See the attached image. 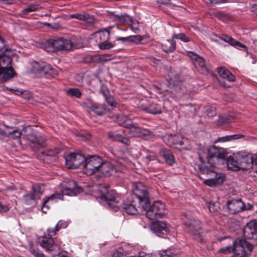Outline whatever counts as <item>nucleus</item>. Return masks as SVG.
<instances>
[{
  "label": "nucleus",
  "mask_w": 257,
  "mask_h": 257,
  "mask_svg": "<svg viewBox=\"0 0 257 257\" xmlns=\"http://www.w3.org/2000/svg\"><path fill=\"white\" fill-rule=\"evenodd\" d=\"M242 137H243V136L239 134H236L219 137L214 141V143L216 144L218 143H225L230 142L233 140L240 139Z\"/></svg>",
  "instance_id": "35"
},
{
  "label": "nucleus",
  "mask_w": 257,
  "mask_h": 257,
  "mask_svg": "<svg viewBox=\"0 0 257 257\" xmlns=\"http://www.w3.org/2000/svg\"><path fill=\"white\" fill-rule=\"evenodd\" d=\"M157 3L163 5H168L170 4V0H157Z\"/></svg>",
  "instance_id": "63"
},
{
  "label": "nucleus",
  "mask_w": 257,
  "mask_h": 257,
  "mask_svg": "<svg viewBox=\"0 0 257 257\" xmlns=\"http://www.w3.org/2000/svg\"><path fill=\"white\" fill-rule=\"evenodd\" d=\"M128 39L129 41L133 42H139L143 39V37L140 35L131 36L128 37Z\"/></svg>",
  "instance_id": "53"
},
{
  "label": "nucleus",
  "mask_w": 257,
  "mask_h": 257,
  "mask_svg": "<svg viewBox=\"0 0 257 257\" xmlns=\"http://www.w3.org/2000/svg\"><path fill=\"white\" fill-rule=\"evenodd\" d=\"M69 17L71 19H76L80 21H84L89 24H92L94 22V17L88 14H74L70 15Z\"/></svg>",
  "instance_id": "28"
},
{
  "label": "nucleus",
  "mask_w": 257,
  "mask_h": 257,
  "mask_svg": "<svg viewBox=\"0 0 257 257\" xmlns=\"http://www.w3.org/2000/svg\"><path fill=\"white\" fill-rule=\"evenodd\" d=\"M102 162L101 158L96 156H91L86 158L83 165V172L89 176L99 172Z\"/></svg>",
  "instance_id": "7"
},
{
  "label": "nucleus",
  "mask_w": 257,
  "mask_h": 257,
  "mask_svg": "<svg viewBox=\"0 0 257 257\" xmlns=\"http://www.w3.org/2000/svg\"><path fill=\"white\" fill-rule=\"evenodd\" d=\"M141 207L146 211V216L150 219L154 220L162 218L166 214L165 205L160 201H155L151 205L150 200H149L147 207H139V208Z\"/></svg>",
  "instance_id": "4"
},
{
  "label": "nucleus",
  "mask_w": 257,
  "mask_h": 257,
  "mask_svg": "<svg viewBox=\"0 0 257 257\" xmlns=\"http://www.w3.org/2000/svg\"><path fill=\"white\" fill-rule=\"evenodd\" d=\"M242 170H247L252 166L253 155L246 152L240 151L236 153Z\"/></svg>",
  "instance_id": "13"
},
{
  "label": "nucleus",
  "mask_w": 257,
  "mask_h": 257,
  "mask_svg": "<svg viewBox=\"0 0 257 257\" xmlns=\"http://www.w3.org/2000/svg\"><path fill=\"white\" fill-rule=\"evenodd\" d=\"M121 209L124 212L128 214H136L139 213V210L134 200L128 203H123L121 206Z\"/></svg>",
  "instance_id": "24"
},
{
  "label": "nucleus",
  "mask_w": 257,
  "mask_h": 257,
  "mask_svg": "<svg viewBox=\"0 0 257 257\" xmlns=\"http://www.w3.org/2000/svg\"><path fill=\"white\" fill-rule=\"evenodd\" d=\"M47 64L34 62L32 63V71L37 77H43Z\"/></svg>",
  "instance_id": "22"
},
{
  "label": "nucleus",
  "mask_w": 257,
  "mask_h": 257,
  "mask_svg": "<svg viewBox=\"0 0 257 257\" xmlns=\"http://www.w3.org/2000/svg\"><path fill=\"white\" fill-rule=\"evenodd\" d=\"M15 75L14 69L11 67L0 68V80L7 81Z\"/></svg>",
  "instance_id": "21"
},
{
  "label": "nucleus",
  "mask_w": 257,
  "mask_h": 257,
  "mask_svg": "<svg viewBox=\"0 0 257 257\" xmlns=\"http://www.w3.org/2000/svg\"><path fill=\"white\" fill-rule=\"evenodd\" d=\"M255 172L257 173V153L253 155V164Z\"/></svg>",
  "instance_id": "59"
},
{
  "label": "nucleus",
  "mask_w": 257,
  "mask_h": 257,
  "mask_svg": "<svg viewBox=\"0 0 257 257\" xmlns=\"http://www.w3.org/2000/svg\"><path fill=\"white\" fill-rule=\"evenodd\" d=\"M131 17L126 14L115 16V20L121 24H128L130 21H131Z\"/></svg>",
  "instance_id": "43"
},
{
  "label": "nucleus",
  "mask_w": 257,
  "mask_h": 257,
  "mask_svg": "<svg viewBox=\"0 0 257 257\" xmlns=\"http://www.w3.org/2000/svg\"><path fill=\"white\" fill-rule=\"evenodd\" d=\"M105 191L101 196V199L106 201L108 205L114 211L121 208L122 204L120 198L118 196H112L108 192L107 188L105 187Z\"/></svg>",
  "instance_id": "12"
},
{
  "label": "nucleus",
  "mask_w": 257,
  "mask_h": 257,
  "mask_svg": "<svg viewBox=\"0 0 257 257\" xmlns=\"http://www.w3.org/2000/svg\"><path fill=\"white\" fill-rule=\"evenodd\" d=\"M119 125L126 128L125 131L131 137H142L149 134L148 130L141 128L133 123L132 121L125 116H120L117 118Z\"/></svg>",
  "instance_id": "3"
},
{
  "label": "nucleus",
  "mask_w": 257,
  "mask_h": 257,
  "mask_svg": "<svg viewBox=\"0 0 257 257\" xmlns=\"http://www.w3.org/2000/svg\"><path fill=\"white\" fill-rule=\"evenodd\" d=\"M67 95L71 97H75L76 98H80L81 96L82 93L78 88H70L66 91Z\"/></svg>",
  "instance_id": "46"
},
{
  "label": "nucleus",
  "mask_w": 257,
  "mask_h": 257,
  "mask_svg": "<svg viewBox=\"0 0 257 257\" xmlns=\"http://www.w3.org/2000/svg\"><path fill=\"white\" fill-rule=\"evenodd\" d=\"M105 100L107 101V103L111 106V107H116L117 103L114 100L113 97L111 95H109L107 97H105Z\"/></svg>",
  "instance_id": "52"
},
{
  "label": "nucleus",
  "mask_w": 257,
  "mask_h": 257,
  "mask_svg": "<svg viewBox=\"0 0 257 257\" xmlns=\"http://www.w3.org/2000/svg\"><path fill=\"white\" fill-rule=\"evenodd\" d=\"M179 39L184 42H188L190 41L189 38L183 33L174 34L172 36V39Z\"/></svg>",
  "instance_id": "48"
},
{
  "label": "nucleus",
  "mask_w": 257,
  "mask_h": 257,
  "mask_svg": "<svg viewBox=\"0 0 257 257\" xmlns=\"http://www.w3.org/2000/svg\"><path fill=\"white\" fill-rule=\"evenodd\" d=\"M227 167L228 169L232 171H238L242 170L239 160L237 159V154L233 156H229L226 160Z\"/></svg>",
  "instance_id": "19"
},
{
  "label": "nucleus",
  "mask_w": 257,
  "mask_h": 257,
  "mask_svg": "<svg viewBox=\"0 0 257 257\" xmlns=\"http://www.w3.org/2000/svg\"><path fill=\"white\" fill-rule=\"evenodd\" d=\"M219 252L224 254L230 253L231 252H233V246H225L219 249Z\"/></svg>",
  "instance_id": "51"
},
{
  "label": "nucleus",
  "mask_w": 257,
  "mask_h": 257,
  "mask_svg": "<svg viewBox=\"0 0 257 257\" xmlns=\"http://www.w3.org/2000/svg\"><path fill=\"white\" fill-rule=\"evenodd\" d=\"M101 92L105 98L107 97L108 96L110 95L109 91L108 89L106 87H104V86L102 87Z\"/></svg>",
  "instance_id": "58"
},
{
  "label": "nucleus",
  "mask_w": 257,
  "mask_h": 257,
  "mask_svg": "<svg viewBox=\"0 0 257 257\" xmlns=\"http://www.w3.org/2000/svg\"><path fill=\"white\" fill-rule=\"evenodd\" d=\"M9 210V208L6 205H3L0 203V212H7Z\"/></svg>",
  "instance_id": "60"
},
{
  "label": "nucleus",
  "mask_w": 257,
  "mask_h": 257,
  "mask_svg": "<svg viewBox=\"0 0 257 257\" xmlns=\"http://www.w3.org/2000/svg\"><path fill=\"white\" fill-rule=\"evenodd\" d=\"M0 133L11 139H19L22 135V132L18 129H13L11 131H0Z\"/></svg>",
  "instance_id": "31"
},
{
  "label": "nucleus",
  "mask_w": 257,
  "mask_h": 257,
  "mask_svg": "<svg viewBox=\"0 0 257 257\" xmlns=\"http://www.w3.org/2000/svg\"><path fill=\"white\" fill-rule=\"evenodd\" d=\"M99 172L104 176H114L119 177L121 172L117 169L111 163L108 162H102L100 166Z\"/></svg>",
  "instance_id": "14"
},
{
  "label": "nucleus",
  "mask_w": 257,
  "mask_h": 257,
  "mask_svg": "<svg viewBox=\"0 0 257 257\" xmlns=\"http://www.w3.org/2000/svg\"><path fill=\"white\" fill-rule=\"evenodd\" d=\"M151 229L158 235L166 234L168 231L167 224L163 221H157L154 222L151 226Z\"/></svg>",
  "instance_id": "18"
},
{
  "label": "nucleus",
  "mask_w": 257,
  "mask_h": 257,
  "mask_svg": "<svg viewBox=\"0 0 257 257\" xmlns=\"http://www.w3.org/2000/svg\"><path fill=\"white\" fill-rule=\"evenodd\" d=\"M142 109L146 112L153 114H160L162 113L161 106L154 102L149 104L147 106H143Z\"/></svg>",
  "instance_id": "25"
},
{
  "label": "nucleus",
  "mask_w": 257,
  "mask_h": 257,
  "mask_svg": "<svg viewBox=\"0 0 257 257\" xmlns=\"http://www.w3.org/2000/svg\"><path fill=\"white\" fill-rule=\"evenodd\" d=\"M160 155L164 158L167 163L170 165L174 163V157L170 150L166 149H162L160 150Z\"/></svg>",
  "instance_id": "30"
},
{
  "label": "nucleus",
  "mask_w": 257,
  "mask_h": 257,
  "mask_svg": "<svg viewBox=\"0 0 257 257\" xmlns=\"http://www.w3.org/2000/svg\"><path fill=\"white\" fill-rule=\"evenodd\" d=\"M188 55L192 59L194 65L198 71L203 74H205L207 72L208 70L206 67L205 61L202 57L191 52H189Z\"/></svg>",
  "instance_id": "17"
},
{
  "label": "nucleus",
  "mask_w": 257,
  "mask_h": 257,
  "mask_svg": "<svg viewBox=\"0 0 257 257\" xmlns=\"http://www.w3.org/2000/svg\"><path fill=\"white\" fill-rule=\"evenodd\" d=\"M123 253L121 252L118 251H115L113 254L112 257H122Z\"/></svg>",
  "instance_id": "62"
},
{
  "label": "nucleus",
  "mask_w": 257,
  "mask_h": 257,
  "mask_svg": "<svg viewBox=\"0 0 257 257\" xmlns=\"http://www.w3.org/2000/svg\"><path fill=\"white\" fill-rule=\"evenodd\" d=\"M32 191V192L34 195H37V194H38L39 195V198L42 194L43 192L41 190L39 186L33 187Z\"/></svg>",
  "instance_id": "55"
},
{
  "label": "nucleus",
  "mask_w": 257,
  "mask_h": 257,
  "mask_svg": "<svg viewBox=\"0 0 257 257\" xmlns=\"http://www.w3.org/2000/svg\"><path fill=\"white\" fill-rule=\"evenodd\" d=\"M49 47L52 48L49 51H68L72 48V43L70 40L59 38L50 39L48 41Z\"/></svg>",
  "instance_id": "10"
},
{
  "label": "nucleus",
  "mask_w": 257,
  "mask_h": 257,
  "mask_svg": "<svg viewBox=\"0 0 257 257\" xmlns=\"http://www.w3.org/2000/svg\"><path fill=\"white\" fill-rule=\"evenodd\" d=\"M168 142L167 144L169 146L173 144H179L180 145H183V142L182 141L177 140L178 139H180L179 135H172L168 136Z\"/></svg>",
  "instance_id": "44"
},
{
  "label": "nucleus",
  "mask_w": 257,
  "mask_h": 257,
  "mask_svg": "<svg viewBox=\"0 0 257 257\" xmlns=\"http://www.w3.org/2000/svg\"><path fill=\"white\" fill-rule=\"evenodd\" d=\"M243 235L248 239H257V220H251L245 225Z\"/></svg>",
  "instance_id": "15"
},
{
  "label": "nucleus",
  "mask_w": 257,
  "mask_h": 257,
  "mask_svg": "<svg viewBox=\"0 0 257 257\" xmlns=\"http://www.w3.org/2000/svg\"><path fill=\"white\" fill-rule=\"evenodd\" d=\"M227 154V151L224 149L213 146L208 149L206 163L202 162V158L200 157L201 163L199 166V170L202 175L208 177V179H203L204 184L210 187H215L223 182L224 175L216 172L214 168L217 165L223 163Z\"/></svg>",
  "instance_id": "1"
},
{
  "label": "nucleus",
  "mask_w": 257,
  "mask_h": 257,
  "mask_svg": "<svg viewBox=\"0 0 257 257\" xmlns=\"http://www.w3.org/2000/svg\"><path fill=\"white\" fill-rule=\"evenodd\" d=\"M92 38H99L102 42L108 41L110 38V33L106 29L98 31L92 35Z\"/></svg>",
  "instance_id": "33"
},
{
  "label": "nucleus",
  "mask_w": 257,
  "mask_h": 257,
  "mask_svg": "<svg viewBox=\"0 0 257 257\" xmlns=\"http://www.w3.org/2000/svg\"><path fill=\"white\" fill-rule=\"evenodd\" d=\"M41 7L37 3L30 5L28 7L22 11V14L27 15L31 12H36L40 9Z\"/></svg>",
  "instance_id": "41"
},
{
  "label": "nucleus",
  "mask_w": 257,
  "mask_h": 257,
  "mask_svg": "<svg viewBox=\"0 0 257 257\" xmlns=\"http://www.w3.org/2000/svg\"><path fill=\"white\" fill-rule=\"evenodd\" d=\"M92 60L94 62H99L104 60L103 57L100 55L94 56Z\"/></svg>",
  "instance_id": "56"
},
{
  "label": "nucleus",
  "mask_w": 257,
  "mask_h": 257,
  "mask_svg": "<svg viewBox=\"0 0 257 257\" xmlns=\"http://www.w3.org/2000/svg\"><path fill=\"white\" fill-rule=\"evenodd\" d=\"M12 58L4 54H0V68L9 67L12 62Z\"/></svg>",
  "instance_id": "38"
},
{
  "label": "nucleus",
  "mask_w": 257,
  "mask_h": 257,
  "mask_svg": "<svg viewBox=\"0 0 257 257\" xmlns=\"http://www.w3.org/2000/svg\"><path fill=\"white\" fill-rule=\"evenodd\" d=\"M207 115L209 117H213L216 115L215 109L214 107H210L206 109Z\"/></svg>",
  "instance_id": "54"
},
{
  "label": "nucleus",
  "mask_w": 257,
  "mask_h": 257,
  "mask_svg": "<svg viewBox=\"0 0 257 257\" xmlns=\"http://www.w3.org/2000/svg\"><path fill=\"white\" fill-rule=\"evenodd\" d=\"M61 152V150L59 148L50 149L43 153L45 155V159L49 160V158H52L53 161H55L57 159V155Z\"/></svg>",
  "instance_id": "34"
},
{
  "label": "nucleus",
  "mask_w": 257,
  "mask_h": 257,
  "mask_svg": "<svg viewBox=\"0 0 257 257\" xmlns=\"http://www.w3.org/2000/svg\"><path fill=\"white\" fill-rule=\"evenodd\" d=\"M160 257H178L176 251L173 249L164 250L160 252Z\"/></svg>",
  "instance_id": "45"
},
{
  "label": "nucleus",
  "mask_w": 257,
  "mask_h": 257,
  "mask_svg": "<svg viewBox=\"0 0 257 257\" xmlns=\"http://www.w3.org/2000/svg\"><path fill=\"white\" fill-rule=\"evenodd\" d=\"M219 38L225 42L228 43L229 44L236 47L239 49H243L244 51H247V47L246 46L243 45L239 42H237L232 39L231 37L222 34L219 36Z\"/></svg>",
  "instance_id": "23"
},
{
  "label": "nucleus",
  "mask_w": 257,
  "mask_h": 257,
  "mask_svg": "<svg viewBox=\"0 0 257 257\" xmlns=\"http://www.w3.org/2000/svg\"><path fill=\"white\" fill-rule=\"evenodd\" d=\"M209 211L212 213H216L220 211V207L218 201H210L206 204Z\"/></svg>",
  "instance_id": "39"
},
{
  "label": "nucleus",
  "mask_w": 257,
  "mask_h": 257,
  "mask_svg": "<svg viewBox=\"0 0 257 257\" xmlns=\"http://www.w3.org/2000/svg\"><path fill=\"white\" fill-rule=\"evenodd\" d=\"M108 136L112 141L119 142L125 145L130 144V140L127 138L123 137L117 132H110L108 133Z\"/></svg>",
  "instance_id": "26"
},
{
  "label": "nucleus",
  "mask_w": 257,
  "mask_h": 257,
  "mask_svg": "<svg viewBox=\"0 0 257 257\" xmlns=\"http://www.w3.org/2000/svg\"><path fill=\"white\" fill-rule=\"evenodd\" d=\"M68 226V223L66 221L60 220L54 227H49L47 230L49 236L54 235L61 229L65 228Z\"/></svg>",
  "instance_id": "27"
},
{
  "label": "nucleus",
  "mask_w": 257,
  "mask_h": 257,
  "mask_svg": "<svg viewBox=\"0 0 257 257\" xmlns=\"http://www.w3.org/2000/svg\"><path fill=\"white\" fill-rule=\"evenodd\" d=\"M253 205L250 203H247L246 205L244 204V207H243V210H251L253 207Z\"/></svg>",
  "instance_id": "64"
},
{
  "label": "nucleus",
  "mask_w": 257,
  "mask_h": 257,
  "mask_svg": "<svg viewBox=\"0 0 257 257\" xmlns=\"http://www.w3.org/2000/svg\"><path fill=\"white\" fill-rule=\"evenodd\" d=\"M188 231L193 236L194 239L199 242L203 240V232L202 231L200 222L192 216H189L184 222Z\"/></svg>",
  "instance_id": "5"
},
{
  "label": "nucleus",
  "mask_w": 257,
  "mask_h": 257,
  "mask_svg": "<svg viewBox=\"0 0 257 257\" xmlns=\"http://www.w3.org/2000/svg\"><path fill=\"white\" fill-rule=\"evenodd\" d=\"M57 74V71L55 69L52 68L50 65L47 64L43 77H53L56 76Z\"/></svg>",
  "instance_id": "40"
},
{
  "label": "nucleus",
  "mask_w": 257,
  "mask_h": 257,
  "mask_svg": "<svg viewBox=\"0 0 257 257\" xmlns=\"http://www.w3.org/2000/svg\"><path fill=\"white\" fill-rule=\"evenodd\" d=\"M99 48L102 50L109 49L113 47V45L108 41H102L98 44Z\"/></svg>",
  "instance_id": "50"
},
{
  "label": "nucleus",
  "mask_w": 257,
  "mask_h": 257,
  "mask_svg": "<svg viewBox=\"0 0 257 257\" xmlns=\"http://www.w3.org/2000/svg\"><path fill=\"white\" fill-rule=\"evenodd\" d=\"M232 257H245L253 248V245L243 239H237L233 243Z\"/></svg>",
  "instance_id": "6"
},
{
  "label": "nucleus",
  "mask_w": 257,
  "mask_h": 257,
  "mask_svg": "<svg viewBox=\"0 0 257 257\" xmlns=\"http://www.w3.org/2000/svg\"><path fill=\"white\" fill-rule=\"evenodd\" d=\"M86 157L80 153H71L65 159V164L69 169H76L81 165L83 166Z\"/></svg>",
  "instance_id": "11"
},
{
  "label": "nucleus",
  "mask_w": 257,
  "mask_h": 257,
  "mask_svg": "<svg viewBox=\"0 0 257 257\" xmlns=\"http://www.w3.org/2000/svg\"><path fill=\"white\" fill-rule=\"evenodd\" d=\"M52 236H43L39 237L40 245L47 251H58L60 249L62 242L58 237L52 238Z\"/></svg>",
  "instance_id": "9"
},
{
  "label": "nucleus",
  "mask_w": 257,
  "mask_h": 257,
  "mask_svg": "<svg viewBox=\"0 0 257 257\" xmlns=\"http://www.w3.org/2000/svg\"><path fill=\"white\" fill-rule=\"evenodd\" d=\"M207 3L218 4L224 2L225 0H204Z\"/></svg>",
  "instance_id": "61"
},
{
  "label": "nucleus",
  "mask_w": 257,
  "mask_h": 257,
  "mask_svg": "<svg viewBox=\"0 0 257 257\" xmlns=\"http://www.w3.org/2000/svg\"><path fill=\"white\" fill-rule=\"evenodd\" d=\"M28 140L30 142V145L34 148L39 149L44 146V141L42 138L32 134L28 136Z\"/></svg>",
  "instance_id": "20"
},
{
  "label": "nucleus",
  "mask_w": 257,
  "mask_h": 257,
  "mask_svg": "<svg viewBox=\"0 0 257 257\" xmlns=\"http://www.w3.org/2000/svg\"><path fill=\"white\" fill-rule=\"evenodd\" d=\"M88 108L92 111L98 115H102L107 111L108 109L106 108L104 106L98 104H92L88 106Z\"/></svg>",
  "instance_id": "32"
},
{
  "label": "nucleus",
  "mask_w": 257,
  "mask_h": 257,
  "mask_svg": "<svg viewBox=\"0 0 257 257\" xmlns=\"http://www.w3.org/2000/svg\"><path fill=\"white\" fill-rule=\"evenodd\" d=\"M218 73L220 76L229 82L234 81L235 78L231 73H230L227 69L223 67L218 68Z\"/></svg>",
  "instance_id": "29"
},
{
  "label": "nucleus",
  "mask_w": 257,
  "mask_h": 257,
  "mask_svg": "<svg viewBox=\"0 0 257 257\" xmlns=\"http://www.w3.org/2000/svg\"><path fill=\"white\" fill-rule=\"evenodd\" d=\"M82 188L78 187L75 181H69L68 183L67 186L62 190L61 194L54 193L44 200L42 207L43 212L45 213L47 212V210L48 209V206L47 205L48 203L51 202V203H53L57 202L58 199L63 200L64 195L71 196H75L77 193H79L82 192Z\"/></svg>",
  "instance_id": "2"
},
{
  "label": "nucleus",
  "mask_w": 257,
  "mask_h": 257,
  "mask_svg": "<svg viewBox=\"0 0 257 257\" xmlns=\"http://www.w3.org/2000/svg\"><path fill=\"white\" fill-rule=\"evenodd\" d=\"M39 194L34 195L33 192L23 196V200L27 204H32L36 200L39 199Z\"/></svg>",
  "instance_id": "42"
},
{
  "label": "nucleus",
  "mask_w": 257,
  "mask_h": 257,
  "mask_svg": "<svg viewBox=\"0 0 257 257\" xmlns=\"http://www.w3.org/2000/svg\"><path fill=\"white\" fill-rule=\"evenodd\" d=\"M133 193L138 199L140 206L147 207L149 199L148 192L147 187L141 182H137L133 184Z\"/></svg>",
  "instance_id": "8"
},
{
  "label": "nucleus",
  "mask_w": 257,
  "mask_h": 257,
  "mask_svg": "<svg viewBox=\"0 0 257 257\" xmlns=\"http://www.w3.org/2000/svg\"><path fill=\"white\" fill-rule=\"evenodd\" d=\"M29 250L35 257H46L41 251L35 247L32 244L30 245Z\"/></svg>",
  "instance_id": "47"
},
{
  "label": "nucleus",
  "mask_w": 257,
  "mask_h": 257,
  "mask_svg": "<svg viewBox=\"0 0 257 257\" xmlns=\"http://www.w3.org/2000/svg\"><path fill=\"white\" fill-rule=\"evenodd\" d=\"M146 158L149 160H155L157 158V156L156 154L153 152H150L148 153V154L147 155Z\"/></svg>",
  "instance_id": "57"
},
{
  "label": "nucleus",
  "mask_w": 257,
  "mask_h": 257,
  "mask_svg": "<svg viewBox=\"0 0 257 257\" xmlns=\"http://www.w3.org/2000/svg\"><path fill=\"white\" fill-rule=\"evenodd\" d=\"M166 40L162 45V48L163 51L166 53H170L173 52L176 48V43L173 40Z\"/></svg>",
  "instance_id": "36"
},
{
  "label": "nucleus",
  "mask_w": 257,
  "mask_h": 257,
  "mask_svg": "<svg viewBox=\"0 0 257 257\" xmlns=\"http://www.w3.org/2000/svg\"><path fill=\"white\" fill-rule=\"evenodd\" d=\"M128 24L132 30L135 33H138L140 31L139 23L136 21L133 20L132 18H131V21H130Z\"/></svg>",
  "instance_id": "49"
},
{
  "label": "nucleus",
  "mask_w": 257,
  "mask_h": 257,
  "mask_svg": "<svg viewBox=\"0 0 257 257\" xmlns=\"http://www.w3.org/2000/svg\"><path fill=\"white\" fill-rule=\"evenodd\" d=\"M173 96L180 97L185 93L184 88L180 84L174 85L171 90Z\"/></svg>",
  "instance_id": "37"
},
{
  "label": "nucleus",
  "mask_w": 257,
  "mask_h": 257,
  "mask_svg": "<svg viewBox=\"0 0 257 257\" xmlns=\"http://www.w3.org/2000/svg\"><path fill=\"white\" fill-rule=\"evenodd\" d=\"M226 206L230 213L234 214L243 211L244 204L241 199H232L227 201Z\"/></svg>",
  "instance_id": "16"
}]
</instances>
